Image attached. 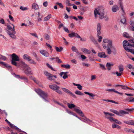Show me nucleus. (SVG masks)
I'll use <instances>...</instances> for the list:
<instances>
[{
	"mask_svg": "<svg viewBox=\"0 0 134 134\" xmlns=\"http://www.w3.org/2000/svg\"><path fill=\"white\" fill-rule=\"evenodd\" d=\"M94 13L96 18H97V14L99 15V17L100 19H102L104 18V11L103 8L102 7L95 8Z\"/></svg>",
	"mask_w": 134,
	"mask_h": 134,
	"instance_id": "f257e3e1",
	"label": "nucleus"
},
{
	"mask_svg": "<svg viewBox=\"0 0 134 134\" xmlns=\"http://www.w3.org/2000/svg\"><path fill=\"white\" fill-rule=\"evenodd\" d=\"M133 110H134V108H127L125 109V110L127 111H126L123 110H121L119 111V112L116 110L115 114L118 115L122 116H123L124 114H128L129 113L128 112H132Z\"/></svg>",
	"mask_w": 134,
	"mask_h": 134,
	"instance_id": "f03ea898",
	"label": "nucleus"
},
{
	"mask_svg": "<svg viewBox=\"0 0 134 134\" xmlns=\"http://www.w3.org/2000/svg\"><path fill=\"white\" fill-rule=\"evenodd\" d=\"M12 60L11 64L15 66H17L16 61H19L20 60L19 57L15 53H13L11 55Z\"/></svg>",
	"mask_w": 134,
	"mask_h": 134,
	"instance_id": "7ed1b4c3",
	"label": "nucleus"
},
{
	"mask_svg": "<svg viewBox=\"0 0 134 134\" xmlns=\"http://www.w3.org/2000/svg\"><path fill=\"white\" fill-rule=\"evenodd\" d=\"M37 92L46 101L48 102L47 99V98L48 97V95L47 93H45L44 91L40 89L38 90Z\"/></svg>",
	"mask_w": 134,
	"mask_h": 134,
	"instance_id": "20e7f679",
	"label": "nucleus"
},
{
	"mask_svg": "<svg viewBox=\"0 0 134 134\" xmlns=\"http://www.w3.org/2000/svg\"><path fill=\"white\" fill-rule=\"evenodd\" d=\"M122 44L123 48L126 51H127L130 49L128 47H129V48L132 47V44L130 43V42L127 40H124L123 41Z\"/></svg>",
	"mask_w": 134,
	"mask_h": 134,
	"instance_id": "39448f33",
	"label": "nucleus"
},
{
	"mask_svg": "<svg viewBox=\"0 0 134 134\" xmlns=\"http://www.w3.org/2000/svg\"><path fill=\"white\" fill-rule=\"evenodd\" d=\"M101 29V26L100 23H98L97 24V36L99 37L98 41L99 42H101L102 40V37L101 36H99V35L101 33L100 30Z\"/></svg>",
	"mask_w": 134,
	"mask_h": 134,
	"instance_id": "423d86ee",
	"label": "nucleus"
},
{
	"mask_svg": "<svg viewBox=\"0 0 134 134\" xmlns=\"http://www.w3.org/2000/svg\"><path fill=\"white\" fill-rule=\"evenodd\" d=\"M44 73L46 76L48 77L47 79L51 81L55 80V79L53 77V75L52 74L49 73L47 71H44Z\"/></svg>",
	"mask_w": 134,
	"mask_h": 134,
	"instance_id": "0eeeda50",
	"label": "nucleus"
},
{
	"mask_svg": "<svg viewBox=\"0 0 134 134\" xmlns=\"http://www.w3.org/2000/svg\"><path fill=\"white\" fill-rule=\"evenodd\" d=\"M62 90L64 91L65 92H66L67 93H68L73 98H76L77 97L76 95L72 93L71 92L70 90L67 89L62 88Z\"/></svg>",
	"mask_w": 134,
	"mask_h": 134,
	"instance_id": "6e6552de",
	"label": "nucleus"
},
{
	"mask_svg": "<svg viewBox=\"0 0 134 134\" xmlns=\"http://www.w3.org/2000/svg\"><path fill=\"white\" fill-rule=\"evenodd\" d=\"M24 72L26 75H27L33 74L31 68L29 67H27V68L24 69Z\"/></svg>",
	"mask_w": 134,
	"mask_h": 134,
	"instance_id": "1a4fd4ad",
	"label": "nucleus"
},
{
	"mask_svg": "<svg viewBox=\"0 0 134 134\" xmlns=\"http://www.w3.org/2000/svg\"><path fill=\"white\" fill-rule=\"evenodd\" d=\"M69 37H75L77 38H80V36L77 33H75L74 32H72L71 33L68 34Z\"/></svg>",
	"mask_w": 134,
	"mask_h": 134,
	"instance_id": "9d476101",
	"label": "nucleus"
},
{
	"mask_svg": "<svg viewBox=\"0 0 134 134\" xmlns=\"http://www.w3.org/2000/svg\"><path fill=\"white\" fill-rule=\"evenodd\" d=\"M109 118V120L111 122H114L120 125L121 124H122V123L120 121L114 118L113 117L111 118Z\"/></svg>",
	"mask_w": 134,
	"mask_h": 134,
	"instance_id": "9b49d317",
	"label": "nucleus"
},
{
	"mask_svg": "<svg viewBox=\"0 0 134 134\" xmlns=\"http://www.w3.org/2000/svg\"><path fill=\"white\" fill-rule=\"evenodd\" d=\"M74 110L79 114L81 116L84 117V114L81 110L76 108H74Z\"/></svg>",
	"mask_w": 134,
	"mask_h": 134,
	"instance_id": "f8f14e48",
	"label": "nucleus"
},
{
	"mask_svg": "<svg viewBox=\"0 0 134 134\" xmlns=\"http://www.w3.org/2000/svg\"><path fill=\"white\" fill-rule=\"evenodd\" d=\"M49 87L51 89L54 91H55L57 89L60 88L59 86L55 84H54V85H49Z\"/></svg>",
	"mask_w": 134,
	"mask_h": 134,
	"instance_id": "ddd939ff",
	"label": "nucleus"
},
{
	"mask_svg": "<svg viewBox=\"0 0 134 134\" xmlns=\"http://www.w3.org/2000/svg\"><path fill=\"white\" fill-rule=\"evenodd\" d=\"M0 64L2 65L9 69H11L12 68V67L11 66L9 65L8 64L4 62L0 61Z\"/></svg>",
	"mask_w": 134,
	"mask_h": 134,
	"instance_id": "4468645a",
	"label": "nucleus"
},
{
	"mask_svg": "<svg viewBox=\"0 0 134 134\" xmlns=\"http://www.w3.org/2000/svg\"><path fill=\"white\" fill-rule=\"evenodd\" d=\"M23 58L24 59L28 61H30L31 59V58L27 54H24L23 56Z\"/></svg>",
	"mask_w": 134,
	"mask_h": 134,
	"instance_id": "2eb2a0df",
	"label": "nucleus"
},
{
	"mask_svg": "<svg viewBox=\"0 0 134 134\" xmlns=\"http://www.w3.org/2000/svg\"><path fill=\"white\" fill-rule=\"evenodd\" d=\"M40 53L46 57H48L49 56V54L45 50H41L40 51Z\"/></svg>",
	"mask_w": 134,
	"mask_h": 134,
	"instance_id": "dca6fc26",
	"label": "nucleus"
},
{
	"mask_svg": "<svg viewBox=\"0 0 134 134\" xmlns=\"http://www.w3.org/2000/svg\"><path fill=\"white\" fill-rule=\"evenodd\" d=\"M98 56L101 58H105L107 57V55H105V53L104 52H99L98 53Z\"/></svg>",
	"mask_w": 134,
	"mask_h": 134,
	"instance_id": "f3484780",
	"label": "nucleus"
},
{
	"mask_svg": "<svg viewBox=\"0 0 134 134\" xmlns=\"http://www.w3.org/2000/svg\"><path fill=\"white\" fill-rule=\"evenodd\" d=\"M81 50L84 53L87 54H90L91 53V51L85 48H81Z\"/></svg>",
	"mask_w": 134,
	"mask_h": 134,
	"instance_id": "a211bd4d",
	"label": "nucleus"
},
{
	"mask_svg": "<svg viewBox=\"0 0 134 134\" xmlns=\"http://www.w3.org/2000/svg\"><path fill=\"white\" fill-rule=\"evenodd\" d=\"M119 8L117 5H115L113 6L112 11L114 12H116L119 10Z\"/></svg>",
	"mask_w": 134,
	"mask_h": 134,
	"instance_id": "6ab92c4d",
	"label": "nucleus"
},
{
	"mask_svg": "<svg viewBox=\"0 0 134 134\" xmlns=\"http://www.w3.org/2000/svg\"><path fill=\"white\" fill-rule=\"evenodd\" d=\"M125 100L128 102H134V98L132 97H128L125 99Z\"/></svg>",
	"mask_w": 134,
	"mask_h": 134,
	"instance_id": "aec40b11",
	"label": "nucleus"
},
{
	"mask_svg": "<svg viewBox=\"0 0 134 134\" xmlns=\"http://www.w3.org/2000/svg\"><path fill=\"white\" fill-rule=\"evenodd\" d=\"M111 48L113 53L114 55H115L117 52V51L116 48L115 47V46H113Z\"/></svg>",
	"mask_w": 134,
	"mask_h": 134,
	"instance_id": "412c9836",
	"label": "nucleus"
},
{
	"mask_svg": "<svg viewBox=\"0 0 134 134\" xmlns=\"http://www.w3.org/2000/svg\"><path fill=\"white\" fill-rule=\"evenodd\" d=\"M123 36L124 37L128 38H133L132 37L129 36V34L126 32L124 33Z\"/></svg>",
	"mask_w": 134,
	"mask_h": 134,
	"instance_id": "4be33fe9",
	"label": "nucleus"
},
{
	"mask_svg": "<svg viewBox=\"0 0 134 134\" xmlns=\"http://www.w3.org/2000/svg\"><path fill=\"white\" fill-rule=\"evenodd\" d=\"M118 68L119 72L121 73H122L124 70L123 65L122 64L118 66Z\"/></svg>",
	"mask_w": 134,
	"mask_h": 134,
	"instance_id": "5701e85b",
	"label": "nucleus"
},
{
	"mask_svg": "<svg viewBox=\"0 0 134 134\" xmlns=\"http://www.w3.org/2000/svg\"><path fill=\"white\" fill-rule=\"evenodd\" d=\"M9 125H10V126L12 128L15 129L18 131L19 130V129L16 126L14 125L13 124L10 123Z\"/></svg>",
	"mask_w": 134,
	"mask_h": 134,
	"instance_id": "b1692460",
	"label": "nucleus"
},
{
	"mask_svg": "<svg viewBox=\"0 0 134 134\" xmlns=\"http://www.w3.org/2000/svg\"><path fill=\"white\" fill-rule=\"evenodd\" d=\"M21 64L22 67H23L24 69L27 68V67H29L25 63V62L22 61L21 62Z\"/></svg>",
	"mask_w": 134,
	"mask_h": 134,
	"instance_id": "393cba45",
	"label": "nucleus"
},
{
	"mask_svg": "<svg viewBox=\"0 0 134 134\" xmlns=\"http://www.w3.org/2000/svg\"><path fill=\"white\" fill-rule=\"evenodd\" d=\"M84 93L86 94H88L91 97H92V98L93 99H94L93 97H95V95L94 94H93L92 93H90L87 92H84Z\"/></svg>",
	"mask_w": 134,
	"mask_h": 134,
	"instance_id": "a878e982",
	"label": "nucleus"
},
{
	"mask_svg": "<svg viewBox=\"0 0 134 134\" xmlns=\"http://www.w3.org/2000/svg\"><path fill=\"white\" fill-rule=\"evenodd\" d=\"M67 105L68 107L70 109H72L74 108L75 107V105L73 104H70L69 103H67Z\"/></svg>",
	"mask_w": 134,
	"mask_h": 134,
	"instance_id": "bb28decb",
	"label": "nucleus"
},
{
	"mask_svg": "<svg viewBox=\"0 0 134 134\" xmlns=\"http://www.w3.org/2000/svg\"><path fill=\"white\" fill-rule=\"evenodd\" d=\"M73 84L74 86H77V88L79 90H81L82 89V86H81V85L79 84H76L74 83H73Z\"/></svg>",
	"mask_w": 134,
	"mask_h": 134,
	"instance_id": "cd10ccee",
	"label": "nucleus"
},
{
	"mask_svg": "<svg viewBox=\"0 0 134 134\" xmlns=\"http://www.w3.org/2000/svg\"><path fill=\"white\" fill-rule=\"evenodd\" d=\"M103 100L104 101H105L106 102H112L113 103H114L115 104H118L119 103L118 102H115L113 100H110L109 99H103Z\"/></svg>",
	"mask_w": 134,
	"mask_h": 134,
	"instance_id": "c85d7f7f",
	"label": "nucleus"
},
{
	"mask_svg": "<svg viewBox=\"0 0 134 134\" xmlns=\"http://www.w3.org/2000/svg\"><path fill=\"white\" fill-rule=\"evenodd\" d=\"M90 39L91 41L93 42L94 43L96 44L97 41H96L94 37L92 35H90Z\"/></svg>",
	"mask_w": 134,
	"mask_h": 134,
	"instance_id": "c756f323",
	"label": "nucleus"
},
{
	"mask_svg": "<svg viewBox=\"0 0 134 134\" xmlns=\"http://www.w3.org/2000/svg\"><path fill=\"white\" fill-rule=\"evenodd\" d=\"M113 46L112 45V41L111 40H109V41L108 42V47H113Z\"/></svg>",
	"mask_w": 134,
	"mask_h": 134,
	"instance_id": "7c9ffc66",
	"label": "nucleus"
},
{
	"mask_svg": "<svg viewBox=\"0 0 134 134\" xmlns=\"http://www.w3.org/2000/svg\"><path fill=\"white\" fill-rule=\"evenodd\" d=\"M119 0V2L120 4L121 9V10H122V11L123 12H124V10L123 7V3L122 1L123 0Z\"/></svg>",
	"mask_w": 134,
	"mask_h": 134,
	"instance_id": "2f4dec72",
	"label": "nucleus"
},
{
	"mask_svg": "<svg viewBox=\"0 0 134 134\" xmlns=\"http://www.w3.org/2000/svg\"><path fill=\"white\" fill-rule=\"evenodd\" d=\"M61 67L66 69H69L70 68V66L68 64L62 65H61Z\"/></svg>",
	"mask_w": 134,
	"mask_h": 134,
	"instance_id": "473e14b6",
	"label": "nucleus"
},
{
	"mask_svg": "<svg viewBox=\"0 0 134 134\" xmlns=\"http://www.w3.org/2000/svg\"><path fill=\"white\" fill-rule=\"evenodd\" d=\"M32 6V8L35 9H37L38 8V5L36 4H33Z\"/></svg>",
	"mask_w": 134,
	"mask_h": 134,
	"instance_id": "72a5a7b5",
	"label": "nucleus"
},
{
	"mask_svg": "<svg viewBox=\"0 0 134 134\" xmlns=\"http://www.w3.org/2000/svg\"><path fill=\"white\" fill-rule=\"evenodd\" d=\"M71 49L73 51L76 52L77 53H79L78 50L75 46H72L71 47Z\"/></svg>",
	"mask_w": 134,
	"mask_h": 134,
	"instance_id": "f704fd0d",
	"label": "nucleus"
},
{
	"mask_svg": "<svg viewBox=\"0 0 134 134\" xmlns=\"http://www.w3.org/2000/svg\"><path fill=\"white\" fill-rule=\"evenodd\" d=\"M55 49L57 52H60L63 50V48L62 47H61L60 48H59L58 47H55Z\"/></svg>",
	"mask_w": 134,
	"mask_h": 134,
	"instance_id": "c9c22d12",
	"label": "nucleus"
},
{
	"mask_svg": "<svg viewBox=\"0 0 134 134\" xmlns=\"http://www.w3.org/2000/svg\"><path fill=\"white\" fill-rule=\"evenodd\" d=\"M75 93L76 94L79 95H84V94L82 93L80 91H79L78 90H76L75 92Z\"/></svg>",
	"mask_w": 134,
	"mask_h": 134,
	"instance_id": "e433bc0d",
	"label": "nucleus"
},
{
	"mask_svg": "<svg viewBox=\"0 0 134 134\" xmlns=\"http://www.w3.org/2000/svg\"><path fill=\"white\" fill-rule=\"evenodd\" d=\"M51 17V14H49L47 16L45 17L44 18V21H47Z\"/></svg>",
	"mask_w": 134,
	"mask_h": 134,
	"instance_id": "4c0bfd02",
	"label": "nucleus"
},
{
	"mask_svg": "<svg viewBox=\"0 0 134 134\" xmlns=\"http://www.w3.org/2000/svg\"><path fill=\"white\" fill-rule=\"evenodd\" d=\"M103 113H104V114L105 115H108L110 116H115V115L114 114H113L111 113H109L108 112H105V111L103 112Z\"/></svg>",
	"mask_w": 134,
	"mask_h": 134,
	"instance_id": "58836bf2",
	"label": "nucleus"
},
{
	"mask_svg": "<svg viewBox=\"0 0 134 134\" xmlns=\"http://www.w3.org/2000/svg\"><path fill=\"white\" fill-rule=\"evenodd\" d=\"M111 48L108 47L107 48V53L108 54H111L112 53V51L110 49Z\"/></svg>",
	"mask_w": 134,
	"mask_h": 134,
	"instance_id": "ea45409f",
	"label": "nucleus"
},
{
	"mask_svg": "<svg viewBox=\"0 0 134 134\" xmlns=\"http://www.w3.org/2000/svg\"><path fill=\"white\" fill-rule=\"evenodd\" d=\"M10 35L9 36L10 37L13 39H16V36L15 35V34L13 33V32L11 34H10Z\"/></svg>",
	"mask_w": 134,
	"mask_h": 134,
	"instance_id": "a19ab883",
	"label": "nucleus"
},
{
	"mask_svg": "<svg viewBox=\"0 0 134 134\" xmlns=\"http://www.w3.org/2000/svg\"><path fill=\"white\" fill-rule=\"evenodd\" d=\"M114 65V64L113 63H111L108 62L106 64V66L107 67H111V66H113Z\"/></svg>",
	"mask_w": 134,
	"mask_h": 134,
	"instance_id": "79ce46f5",
	"label": "nucleus"
},
{
	"mask_svg": "<svg viewBox=\"0 0 134 134\" xmlns=\"http://www.w3.org/2000/svg\"><path fill=\"white\" fill-rule=\"evenodd\" d=\"M128 52H130L134 55V49H130L127 51Z\"/></svg>",
	"mask_w": 134,
	"mask_h": 134,
	"instance_id": "37998d69",
	"label": "nucleus"
},
{
	"mask_svg": "<svg viewBox=\"0 0 134 134\" xmlns=\"http://www.w3.org/2000/svg\"><path fill=\"white\" fill-rule=\"evenodd\" d=\"M126 19L125 18L121 19L120 20V21L121 23H122L123 24L125 25L126 24Z\"/></svg>",
	"mask_w": 134,
	"mask_h": 134,
	"instance_id": "c03bdc74",
	"label": "nucleus"
},
{
	"mask_svg": "<svg viewBox=\"0 0 134 134\" xmlns=\"http://www.w3.org/2000/svg\"><path fill=\"white\" fill-rule=\"evenodd\" d=\"M127 67L130 69H132L133 70L134 69V67L131 64H127Z\"/></svg>",
	"mask_w": 134,
	"mask_h": 134,
	"instance_id": "a18cd8bd",
	"label": "nucleus"
},
{
	"mask_svg": "<svg viewBox=\"0 0 134 134\" xmlns=\"http://www.w3.org/2000/svg\"><path fill=\"white\" fill-rule=\"evenodd\" d=\"M83 120L84 121H85V122H92V121L89 120V119H88L85 117H84V118H83Z\"/></svg>",
	"mask_w": 134,
	"mask_h": 134,
	"instance_id": "49530a36",
	"label": "nucleus"
},
{
	"mask_svg": "<svg viewBox=\"0 0 134 134\" xmlns=\"http://www.w3.org/2000/svg\"><path fill=\"white\" fill-rule=\"evenodd\" d=\"M121 88L124 90H126L127 89H130V88L129 87L127 86L126 85L123 86L122 85L121 86Z\"/></svg>",
	"mask_w": 134,
	"mask_h": 134,
	"instance_id": "de8ad7c7",
	"label": "nucleus"
},
{
	"mask_svg": "<svg viewBox=\"0 0 134 134\" xmlns=\"http://www.w3.org/2000/svg\"><path fill=\"white\" fill-rule=\"evenodd\" d=\"M56 4L59 5L61 8L63 9V6L62 3L57 2Z\"/></svg>",
	"mask_w": 134,
	"mask_h": 134,
	"instance_id": "09e8293b",
	"label": "nucleus"
},
{
	"mask_svg": "<svg viewBox=\"0 0 134 134\" xmlns=\"http://www.w3.org/2000/svg\"><path fill=\"white\" fill-rule=\"evenodd\" d=\"M20 9H21L23 11L25 10L28 9V8L26 7H24L23 6H21Z\"/></svg>",
	"mask_w": 134,
	"mask_h": 134,
	"instance_id": "8fccbe9b",
	"label": "nucleus"
},
{
	"mask_svg": "<svg viewBox=\"0 0 134 134\" xmlns=\"http://www.w3.org/2000/svg\"><path fill=\"white\" fill-rule=\"evenodd\" d=\"M0 59L4 60H6L7 58L5 57L0 54Z\"/></svg>",
	"mask_w": 134,
	"mask_h": 134,
	"instance_id": "3c124183",
	"label": "nucleus"
},
{
	"mask_svg": "<svg viewBox=\"0 0 134 134\" xmlns=\"http://www.w3.org/2000/svg\"><path fill=\"white\" fill-rule=\"evenodd\" d=\"M55 59H56V61H58V63H60L62 62V61L59 59V58L57 57Z\"/></svg>",
	"mask_w": 134,
	"mask_h": 134,
	"instance_id": "603ef678",
	"label": "nucleus"
},
{
	"mask_svg": "<svg viewBox=\"0 0 134 134\" xmlns=\"http://www.w3.org/2000/svg\"><path fill=\"white\" fill-rule=\"evenodd\" d=\"M69 73L68 72H62L59 74V75L61 77H62L63 74H65L66 75H67V74Z\"/></svg>",
	"mask_w": 134,
	"mask_h": 134,
	"instance_id": "864d4df0",
	"label": "nucleus"
},
{
	"mask_svg": "<svg viewBox=\"0 0 134 134\" xmlns=\"http://www.w3.org/2000/svg\"><path fill=\"white\" fill-rule=\"evenodd\" d=\"M32 80L34 81L37 84H38L39 83V81L36 80L35 78H33L32 79Z\"/></svg>",
	"mask_w": 134,
	"mask_h": 134,
	"instance_id": "5fc2aeb1",
	"label": "nucleus"
},
{
	"mask_svg": "<svg viewBox=\"0 0 134 134\" xmlns=\"http://www.w3.org/2000/svg\"><path fill=\"white\" fill-rule=\"evenodd\" d=\"M88 7H84L83 8L81 9V10L83 12H85L86 10V9H88Z\"/></svg>",
	"mask_w": 134,
	"mask_h": 134,
	"instance_id": "6e6d98bb",
	"label": "nucleus"
},
{
	"mask_svg": "<svg viewBox=\"0 0 134 134\" xmlns=\"http://www.w3.org/2000/svg\"><path fill=\"white\" fill-rule=\"evenodd\" d=\"M100 68H101L102 69L104 70H106V68L104 65L102 64H100Z\"/></svg>",
	"mask_w": 134,
	"mask_h": 134,
	"instance_id": "4d7b16f0",
	"label": "nucleus"
},
{
	"mask_svg": "<svg viewBox=\"0 0 134 134\" xmlns=\"http://www.w3.org/2000/svg\"><path fill=\"white\" fill-rule=\"evenodd\" d=\"M9 17L11 21H14V19L10 15H9Z\"/></svg>",
	"mask_w": 134,
	"mask_h": 134,
	"instance_id": "13d9d810",
	"label": "nucleus"
},
{
	"mask_svg": "<svg viewBox=\"0 0 134 134\" xmlns=\"http://www.w3.org/2000/svg\"><path fill=\"white\" fill-rule=\"evenodd\" d=\"M63 28H64V30L65 32H68V33L69 32V30L66 27H64Z\"/></svg>",
	"mask_w": 134,
	"mask_h": 134,
	"instance_id": "bf43d9fd",
	"label": "nucleus"
},
{
	"mask_svg": "<svg viewBox=\"0 0 134 134\" xmlns=\"http://www.w3.org/2000/svg\"><path fill=\"white\" fill-rule=\"evenodd\" d=\"M59 89H57L55 91L59 94H62V92L61 91L59 90Z\"/></svg>",
	"mask_w": 134,
	"mask_h": 134,
	"instance_id": "052dcab7",
	"label": "nucleus"
},
{
	"mask_svg": "<svg viewBox=\"0 0 134 134\" xmlns=\"http://www.w3.org/2000/svg\"><path fill=\"white\" fill-rule=\"evenodd\" d=\"M0 23L2 24H4L5 23V21L4 19H3L2 18L0 20Z\"/></svg>",
	"mask_w": 134,
	"mask_h": 134,
	"instance_id": "680f3d73",
	"label": "nucleus"
},
{
	"mask_svg": "<svg viewBox=\"0 0 134 134\" xmlns=\"http://www.w3.org/2000/svg\"><path fill=\"white\" fill-rule=\"evenodd\" d=\"M66 112L68 113L69 114H72V113L73 112L72 111H70L68 109H66Z\"/></svg>",
	"mask_w": 134,
	"mask_h": 134,
	"instance_id": "e2e57ef3",
	"label": "nucleus"
},
{
	"mask_svg": "<svg viewBox=\"0 0 134 134\" xmlns=\"http://www.w3.org/2000/svg\"><path fill=\"white\" fill-rule=\"evenodd\" d=\"M121 73L120 72H119L118 71H116L115 72V74L118 76H120L121 75Z\"/></svg>",
	"mask_w": 134,
	"mask_h": 134,
	"instance_id": "0e129e2a",
	"label": "nucleus"
},
{
	"mask_svg": "<svg viewBox=\"0 0 134 134\" xmlns=\"http://www.w3.org/2000/svg\"><path fill=\"white\" fill-rule=\"evenodd\" d=\"M43 5L45 7H47L48 5V2L46 1L44 2L43 3Z\"/></svg>",
	"mask_w": 134,
	"mask_h": 134,
	"instance_id": "69168bd1",
	"label": "nucleus"
},
{
	"mask_svg": "<svg viewBox=\"0 0 134 134\" xmlns=\"http://www.w3.org/2000/svg\"><path fill=\"white\" fill-rule=\"evenodd\" d=\"M45 38L47 40H48L49 38V36L48 34H47L45 36Z\"/></svg>",
	"mask_w": 134,
	"mask_h": 134,
	"instance_id": "338daca9",
	"label": "nucleus"
},
{
	"mask_svg": "<svg viewBox=\"0 0 134 134\" xmlns=\"http://www.w3.org/2000/svg\"><path fill=\"white\" fill-rule=\"evenodd\" d=\"M128 41L130 43H134V38L128 40Z\"/></svg>",
	"mask_w": 134,
	"mask_h": 134,
	"instance_id": "774afa93",
	"label": "nucleus"
}]
</instances>
